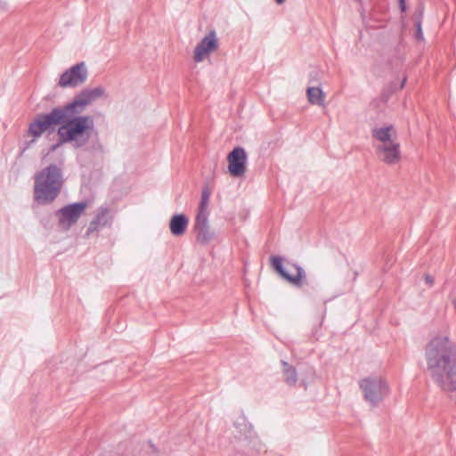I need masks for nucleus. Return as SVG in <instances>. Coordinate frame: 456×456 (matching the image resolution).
I'll list each match as a JSON object with an SVG mask.
<instances>
[{"instance_id":"obj_1","label":"nucleus","mask_w":456,"mask_h":456,"mask_svg":"<svg viewBox=\"0 0 456 456\" xmlns=\"http://www.w3.org/2000/svg\"><path fill=\"white\" fill-rule=\"evenodd\" d=\"M103 94L102 87L85 90L72 102L61 107L65 118L57 130L61 143L72 142L75 147L83 146L89 137V131L94 126L92 118L78 116L85 107L94 99Z\"/></svg>"},{"instance_id":"obj_2","label":"nucleus","mask_w":456,"mask_h":456,"mask_svg":"<svg viewBox=\"0 0 456 456\" xmlns=\"http://www.w3.org/2000/svg\"><path fill=\"white\" fill-rule=\"evenodd\" d=\"M64 183L61 169L50 165L35 175L34 200L37 204L53 202L60 194Z\"/></svg>"},{"instance_id":"obj_3","label":"nucleus","mask_w":456,"mask_h":456,"mask_svg":"<svg viewBox=\"0 0 456 456\" xmlns=\"http://www.w3.org/2000/svg\"><path fill=\"white\" fill-rule=\"evenodd\" d=\"M363 399L371 407L379 406L389 395V385L380 375H370L359 381Z\"/></svg>"},{"instance_id":"obj_4","label":"nucleus","mask_w":456,"mask_h":456,"mask_svg":"<svg viewBox=\"0 0 456 456\" xmlns=\"http://www.w3.org/2000/svg\"><path fill=\"white\" fill-rule=\"evenodd\" d=\"M65 115L61 107L54 108L47 114L38 115L33 122L30 123L28 134L32 137V141H36L44 133L50 129H53L55 126L61 125Z\"/></svg>"},{"instance_id":"obj_5","label":"nucleus","mask_w":456,"mask_h":456,"mask_svg":"<svg viewBox=\"0 0 456 456\" xmlns=\"http://www.w3.org/2000/svg\"><path fill=\"white\" fill-rule=\"evenodd\" d=\"M88 203L86 201L69 204L56 211L58 225L62 231H69L84 215Z\"/></svg>"},{"instance_id":"obj_6","label":"nucleus","mask_w":456,"mask_h":456,"mask_svg":"<svg viewBox=\"0 0 456 456\" xmlns=\"http://www.w3.org/2000/svg\"><path fill=\"white\" fill-rule=\"evenodd\" d=\"M273 268L286 281L295 286H300L305 277V271L297 265H289L287 267L282 265V259L280 256H273L271 257Z\"/></svg>"},{"instance_id":"obj_7","label":"nucleus","mask_w":456,"mask_h":456,"mask_svg":"<svg viewBox=\"0 0 456 456\" xmlns=\"http://www.w3.org/2000/svg\"><path fill=\"white\" fill-rule=\"evenodd\" d=\"M248 156L242 147H235L227 156L228 170L231 175L240 177L247 169Z\"/></svg>"},{"instance_id":"obj_8","label":"nucleus","mask_w":456,"mask_h":456,"mask_svg":"<svg viewBox=\"0 0 456 456\" xmlns=\"http://www.w3.org/2000/svg\"><path fill=\"white\" fill-rule=\"evenodd\" d=\"M87 76L88 71L85 62L75 64L61 76L59 86H77L84 84L87 79Z\"/></svg>"},{"instance_id":"obj_9","label":"nucleus","mask_w":456,"mask_h":456,"mask_svg":"<svg viewBox=\"0 0 456 456\" xmlns=\"http://www.w3.org/2000/svg\"><path fill=\"white\" fill-rule=\"evenodd\" d=\"M218 48L216 33L211 30L197 45L194 49L193 60L195 62L203 61L212 52Z\"/></svg>"},{"instance_id":"obj_10","label":"nucleus","mask_w":456,"mask_h":456,"mask_svg":"<svg viewBox=\"0 0 456 456\" xmlns=\"http://www.w3.org/2000/svg\"><path fill=\"white\" fill-rule=\"evenodd\" d=\"M114 217L113 211L108 206H101L95 213L94 217L89 223L86 236L99 231L104 227H110L112 224Z\"/></svg>"},{"instance_id":"obj_11","label":"nucleus","mask_w":456,"mask_h":456,"mask_svg":"<svg viewBox=\"0 0 456 456\" xmlns=\"http://www.w3.org/2000/svg\"><path fill=\"white\" fill-rule=\"evenodd\" d=\"M375 148L379 159L387 165H394L401 159L400 143L397 141L377 145Z\"/></svg>"},{"instance_id":"obj_12","label":"nucleus","mask_w":456,"mask_h":456,"mask_svg":"<svg viewBox=\"0 0 456 456\" xmlns=\"http://www.w3.org/2000/svg\"><path fill=\"white\" fill-rule=\"evenodd\" d=\"M373 146L397 141V132L392 125L376 126L371 129Z\"/></svg>"},{"instance_id":"obj_13","label":"nucleus","mask_w":456,"mask_h":456,"mask_svg":"<svg viewBox=\"0 0 456 456\" xmlns=\"http://www.w3.org/2000/svg\"><path fill=\"white\" fill-rule=\"evenodd\" d=\"M189 224V219L183 214L174 215L169 222L170 232L176 237L185 233Z\"/></svg>"},{"instance_id":"obj_14","label":"nucleus","mask_w":456,"mask_h":456,"mask_svg":"<svg viewBox=\"0 0 456 456\" xmlns=\"http://www.w3.org/2000/svg\"><path fill=\"white\" fill-rule=\"evenodd\" d=\"M240 433L243 435V437L240 436V441L242 445L255 447L257 444V437L255 436L250 426L246 423L245 419H241V422L238 424Z\"/></svg>"},{"instance_id":"obj_15","label":"nucleus","mask_w":456,"mask_h":456,"mask_svg":"<svg viewBox=\"0 0 456 456\" xmlns=\"http://www.w3.org/2000/svg\"><path fill=\"white\" fill-rule=\"evenodd\" d=\"M306 95L312 104L318 106L325 104L326 94L322 87H307Z\"/></svg>"},{"instance_id":"obj_16","label":"nucleus","mask_w":456,"mask_h":456,"mask_svg":"<svg viewBox=\"0 0 456 456\" xmlns=\"http://www.w3.org/2000/svg\"><path fill=\"white\" fill-rule=\"evenodd\" d=\"M283 364V376L286 384L289 386H295L297 381V373L296 369L287 363L286 362H282Z\"/></svg>"},{"instance_id":"obj_17","label":"nucleus","mask_w":456,"mask_h":456,"mask_svg":"<svg viewBox=\"0 0 456 456\" xmlns=\"http://www.w3.org/2000/svg\"><path fill=\"white\" fill-rule=\"evenodd\" d=\"M208 210H200L198 209V213L195 220V228H204L208 226Z\"/></svg>"},{"instance_id":"obj_18","label":"nucleus","mask_w":456,"mask_h":456,"mask_svg":"<svg viewBox=\"0 0 456 456\" xmlns=\"http://www.w3.org/2000/svg\"><path fill=\"white\" fill-rule=\"evenodd\" d=\"M197 233H198V240L202 242H208L212 238V235L208 230V226L204 228H195Z\"/></svg>"},{"instance_id":"obj_19","label":"nucleus","mask_w":456,"mask_h":456,"mask_svg":"<svg viewBox=\"0 0 456 456\" xmlns=\"http://www.w3.org/2000/svg\"><path fill=\"white\" fill-rule=\"evenodd\" d=\"M210 198V192L208 189H204L201 193V199L199 205L200 210H208V202Z\"/></svg>"},{"instance_id":"obj_20","label":"nucleus","mask_w":456,"mask_h":456,"mask_svg":"<svg viewBox=\"0 0 456 456\" xmlns=\"http://www.w3.org/2000/svg\"><path fill=\"white\" fill-rule=\"evenodd\" d=\"M416 27H417L416 37L418 39L421 40V39H423V33H422V29H421V23L419 20L416 22Z\"/></svg>"},{"instance_id":"obj_21","label":"nucleus","mask_w":456,"mask_h":456,"mask_svg":"<svg viewBox=\"0 0 456 456\" xmlns=\"http://www.w3.org/2000/svg\"><path fill=\"white\" fill-rule=\"evenodd\" d=\"M425 281H426V283H427L428 285H429V286H432V285H433V283H434V279H433V277H432V276H430V275H426V277H425Z\"/></svg>"},{"instance_id":"obj_22","label":"nucleus","mask_w":456,"mask_h":456,"mask_svg":"<svg viewBox=\"0 0 456 456\" xmlns=\"http://www.w3.org/2000/svg\"><path fill=\"white\" fill-rule=\"evenodd\" d=\"M402 12L405 11V0H398Z\"/></svg>"},{"instance_id":"obj_23","label":"nucleus","mask_w":456,"mask_h":456,"mask_svg":"<svg viewBox=\"0 0 456 456\" xmlns=\"http://www.w3.org/2000/svg\"><path fill=\"white\" fill-rule=\"evenodd\" d=\"M59 144L53 145L51 150L55 151L58 148Z\"/></svg>"},{"instance_id":"obj_24","label":"nucleus","mask_w":456,"mask_h":456,"mask_svg":"<svg viewBox=\"0 0 456 456\" xmlns=\"http://www.w3.org/2000/svg\"><path fill=\"white\" fill-rule=\"evenodd\" d=\"M278 4H281L285 0H275Z\"/></svg>"}]
</instances>
